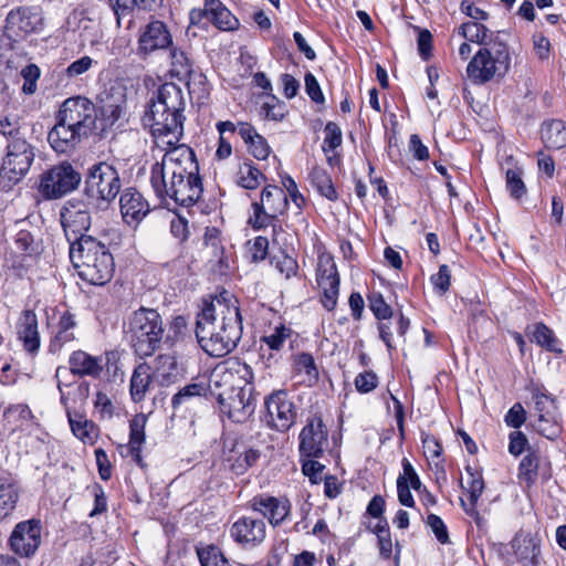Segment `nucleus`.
<instances>
[{
  "label": "nucleus",
  "instance_id": "36",
  "mask_svg": "<svg viewBox=\"0 0 566 566\" xmlns=\"http://www.w3.org/2000/svg\"><path fill=\"white\" fill-rule=\"evenodd\" d=\"M459 33L465 40L484 45V48H489L495 41H499L497 38H494L493 32L476 21L463 23L459 29Z\"/></svg>",
  "mask_w": 566,
  "mask_h": 566
},
{
  "label": "nucleus",
  "instance_id": "22",
  "mask_svg": "<svg viewBox=\"0 0 566 566\" xmlns=\"http://www.w3.org/2000/svg\"><path fill=\"white\" fill-rule=\"evenodd\" d=\"M41 24V17L30 8H18L11 10L6 19V34L8 38L18 40L27 34L35 32Z\"/></svg>",
  "mask_w": 566,
  "mask_h": 566
},
{
  "label": "nucleus",
  "instance_id": "56",
  "mask_svg": "<svg viewBox=\"0 0 566 566\" xmlns=\"http://www.w3.org/2000/svg\"><path fill=\"white\" fill-rule=\"evenodd\" d=\"M41 75V71L35 64H28L21 70V76L24 80L22 85V92L27 95H31L36 91V82Z\"/></svg>",
  "mask_w": 566,
  "mask_h": 566
},
{
  "label": "nucleus",
  "instance_id": "45",
  "mask_svg": "<svg viewBox=\"0 0 566 566\" xmlns=\"http://www.w3.org/2000/svg\"><path fill=\"white\" fill-rule=\"evenodd\" d=\"M538 464V454L535 451H528L520 463L518 479L527 485H532L537 478Z\"/></svg>",
  "mask_w": 566,
  "mask_h": 566
},
{
  "label": "nucleus",
  "instance_id": "12",
  "mask_svg": "<svg viewBox=\"0 0 566 566\" xmlns=\"http://www.w3.org/2000/svg\"><path fill=\"white\" fill-rule=\"evenodd\" d=\"M81 180L80 172L65 161L42 175L39 191L45 199H57L75 190Z\"/></svg>",
  "mask_w": 566,
  "mask_h": 566
},
{
  "label": "nucleus",
  "instance_id": "47",
  "mask_svg": "<svg viewBox=\"0 0 566 566\" xmlns=\"http://www.w3.org/2000/svg\"><path fill=\"white\" fill-rule=\"evenodd\" d=\"M237 453L238 457L234 460L231 458L228 459V461H232L230 468L237 475L244 474L260 458V452L255 449L244 448L242 451H238Z\"/></svg>",
  "mask_w": 566,
  "mask_h": 566
},
{
  "label": "nucleus",
  "instance_id": "20",
  "mask_svg": "<svg viewBox=\"0 0 566 566\" xmlns=\"http://www.w3.org/2000/svg\"><path fill=\"white\" fill-rule=\"evenodd\" d=\"M293 335V331L284 324L275 326L260 338V358L266 367L277 365L282 360V353L286 340Z\"/></svg>",
  "mask_w": 566,
  "mask_h": 566
},
{
  "label": "nucleus",
  "instance_id": "17",
  "mask_svg": "<svg viewBox=\"0 0 566 566\" xmlns=\"http://www.w3.org/2000/svg\"><path fill=\"white\" fill-rule=\"evenodd\" d=\"M41 531L39 520L19 522L9 537L11 551L20 557L33 556L41 544Z\"/></svg>",
  "mask_w": 566,
  "mask_h": 566
},
{
  "label": "nucleus",
  "instance_id": "30",
  "mask_svg": "<svg viewBox=\"0 0 566 566\" xmlns=\"http://www.w3.org/2000/svg\"><path fill=\"white\" fill-rule=\"evenodd\" d=\"M209 22L221 31H234L240 27L239 19L222 3L221 0H206Z\"/></svg>",
  "mask_w": 566,
  "mask_h": 566
},
{
  "label": "nucleus",
  "instance_id": "15",
  "mask_svg": "<svg viewBox=\"0 0 566 566\" xmlns=\"http://www.w3.org/2000/svg\"><path fill=\"white\" fill-rule=\"evenodd\" d=\"M61 223L70 244L80 237L86 235L91 227V212L86 202L71 199L61 209Z\"/></svg>",
  "mask_w": 566,
  "mask_h": 566
},
{
  "label": "nucleus",
  "instance_id": "55",
  "mask_svg": "<svg viewBox=\"0 0 566 566\" xmlns=\"http://www.w3.org/2000/svg\"><path fill=\"white\" fill-rule=\"evenodd\" d=\"M506 188L515 199H520L525 195L526 187L522 180V171L520 169H509L506 171Z\"/></svg>",
  "mask_w": 566,
  "mask_h": 566
},
{
  "label": "nucleus",
  "instance_id": "2",
  "mask_svg": "<svg viewBox=\"0 0 566 566\" xmlns=\"http://www.w3.org/2000/svg\"><path fill=\"white\" fill-rule=\"evenodd\" d=\"M55 125L48 134L50 146L59 154H67L98 129V109L85 96H72L60 106Z\"/></svg>",
  "mask_w": 566,
  "mask_h": 566
},
{
  "label": "nucleus",
  "instance_id": "51",
  "mask_svg": "<svg viewBox=\"0 0 566 566\" xmlns=\"http://www.w3.org/2000/svg\"><path fill=\"white\" fill-rule=\"evenodd\" d=\"M271 264L285 277L290 279L297 272L298 265L294 258L280 251L271 256Z\"/></svg>",
  "mask_w": 566,
  "mask_h": 566
},
{
  "label": "nucleus",
  "instance_id": "5",
  "mask_svg": "<svg viewBox=\"0 0 566 566\" xmlns=\"http://www.w3.org/2000/svg\"><path fill=\"white\" fill-rule=\"evenodd\" d=\"M70 259L78 276L92 285H104L113 276L115 263L112 252L92 235L80 237L71 243Z\"/></svg>",
  "mask_w": 566,
  "mask_h": 566
},
{
  "label": "nucleus",
  "instance_id": "32",
  "mask_svg": "<svg viewBox=\"0 0 566 566\" xmlns=\"http://www.w3.org/2000/svg\"><path fill=\"white\" fill-rule=\"evenodd\" d=\"M527 335L531 342L545 348L548 352L562 354L563 349L559 347V342L554 332L544 323H535L527 327Z\"/></svg>",
  "mask_w": 566,
  "mask_h": 566
},
{
  "label": "nucleus",
  "instance_id": "57",
  "mask_svg": "<svg viewBox=\"0 0 566 566\" xmlns=\"http://www.w3.org/2000/svg\"><path fill=\"white\" fill-rule=\"evenodd\" d=\"M430 282L439 295H444L451 284V271L449 266L447 264L440 265L438 273L431 275Z\"/></svg>",
  "mask_w": 566,
  "mask_h": 566
},
{
  "label": "nucleus",
  "instance_id": "7",
  "mask_svg": "<svg viewBox=\"0 0 566 566\" xmlns=\"http://www.w3.org/2000/svg\"><path fill=\"white\" fill-rule=\"evenodd\" d=\"M511 67L509 46L495 41L489 48H481L467 66V75L473 84L482 85L495 77H503Z\"/></svg>",
  "mask_w": 566,
  "mask_h": 566
},
{
  "label": "nucleus",
  "instance_id": "11",
  "mask_svg": "<svg viewBox=\"0 0 566 566\" xmlns=\"http://www.w3.org/2000/svg\"><path fill=\"white\" fill-rule=\"evenodd\" d=\"M34 158V147L27 138L7 143L0 168L2 177L12 184L19 182L29 172Z\"/></svg>",
  "mask_w": 566,
  "mask_h": 566
},
{
  "label": "nucleus",
  "instance_id": "37",
  "mask_svg": "<svg viewBox=\"0 0 566 566\" xmlns=\"http://www.w3.org/2000/svg\"><path fill=\"white\" fill-rule=\"evenodd\" d=\"M150 381L149 367L145 364L138 365L130 378V396L135 402H140L145 399Z\"/></svg>",
  "mask_w": 566,
  "mask_h": 566
},
{
  "label": "nucleus",
  "instance_id": "60",
  "mask_svg": "<svg viewBox=\"0 0 566 566\" xmlns=\"http://www.w3.org/2000/svg\"><path fill=\"white\" fill-rule=\"evenodd\" d=\"M0 134L7 139V143L25 138L18 120H11L8 117L0 119Z\"/></svg>",
  "mask_w": 566,
  "mask_h": 566
},
{
  "label": "nucleus",
  "instance_id": "59",
  "mask_svg": "<svg viewBox=\"0 0 566 566\" xmlns=\"http://www.w3.org/2000/svg\"><path fill=\"white\" fill-rule=\"evenodd\" d=\"M184 81L188 86L189 94L197 95L198 98L208 95L207 80L201 73L192 71V74Z\"/></svg>",
  "mask_w": 566,
  "mask_h": 566
},
{
  "label": "nucleus",
  "instance_id": "18",
  "mask_svg": "<svg viewBox=\"0 0 566 566\" xmlns=\"http://www.w3.org/2000/svg\"><path fill=\"white\" fill-rule=\"evenodd\" d=\"M172 44V36L165 22L153 20L140 31L137 41V55L146 57L151 53L167 49Z\"/></svg>",
  "mask_w": 566,
  "mask_h": 566
},
{
  "label": "nucleus",
  "instance_id": "42",
  "mask_svg": "<svg viewBox=\"0 0 566 566\" xmlns=\"http://www.w3.org/2000/svg\"><path fill=\"white\" fill-rule=\"evenodd\" d=\"M533 427L539 434L551 440L558 437L562 430L557 411L537 416Z\"/></svg>",
  "mask_w": 566,
  "mask_h": 566
},
{
  "label": "nucleus",
  "instance_id": "25",
  "mask_svg": "<svg viewBox=\"0 0 566 566\" xmlns=\"http://www.w3.org/2000/svg\"><path fill=\"white\" fill-rule=\"evenodd\" d=\"M541 546V538L533 534L516 536L512 542L515 558L522 566H539L542 562Z\"/></svg>",
  "mask_w": 566,
  "mask_h": 566
},
{
  "label": "nucleus",
  "instance_id": "13",
  "mask_svg": "<svg viewBox=\"0 0 566 566\" xmlns=\"http://www.w3.org/2000/svg\"><path fill=\"white\" fill-rule=\"evenodd\" d=\"M328 429L318 415L307 418L298 434L301 458H321L328 448Z\"/></svg>",
  "mask_w": 566,
  "mask_h": 566
},
{
  "label": "nucleus",
  "instance_id": "14",
  "mask_svg": "<svg viewBox=\"0 0 566 566\" xmlns=\"http://www.w3.org/2000/svg\"><path fill=\"white\" fill-rule=\"evenodd\" d=\"M266 423L269 427L285 432L295 422L296 407L284 390L272 392L264 401Z\"/></svg>",
  "mask_w": 566,
  "mask_h": 566
},
{
  "label": "nucleus",
  "instance_id": "23",
  "mask_svg": "<svg viewBox=\"0 0 566 566\" xmlns=\"http://www.w3.org/2000/svg\"><path fill=\"white\" fill-rule=\"evenodd\" d=\"M119 208L123 220L129 226L140 222L150 210L148 201L134 188L122 192Z\"/></svg>",
  "mask_w": 566,
  "mask_h": 566
},
{
  "label": "nucleus",
  "instance_id": "63",
  "mask_svg": "<svg viewBox=\"0 0 566 566\" xmlns=\"http://www.w3.org/2000/svg\"><path fill=\"white\" fill-rule=\"evenodd\" d=\"M295 366L298 371H304L310 378L317 379L318 370L314 357L308 353H301L296 356Z\"/></svg>",
  "mask_w": 566,
  "mask_h": 566
},
{
  "label": "nucleus",
  "instance_id": "27",
  "mask_svg": "<svg viewBox=\"0 0 566 566\" xmlns=\"http://www.w3.org/2000/svg\"><path fill=\"white\" fill-rule=\"evenodd\" d=\"M75 315L70 312H64L56 325V331L49 344V352L51 354H59L65 345L72 343L75 339L76 328Z\"/></svg>",
  "mask_w": 566,
  "mask_h": 566
},
{
  "label": "nucleus",
  "instance_id": "1",
  "mask_svg": "<svg viewBox=\"0 0 566 566\" xmlns=\"http://www.w3.org/2000/svg\"><path fill=\"white\" fill-rule=\"evenodd\" d=\"M242 317L238 300L228 293L205 302L197 315L196 337L201 348L212 357L231 353L242 337Z\"/></svg>",
  "mask_w": 566,
  "mask_h": 566
},
{
  "label": "nucleus",
  "instance_id": "31",
  "mask_svg": "<svg viewBox=\"0 0 566 566\" xmlns=\"http://www.w3.org/2000/svg\"><path fill=\"white\" fill-rule=\"evenodd\" d=\"M541 139L547 149L566 147V123L562 119H548L541 126Z\"/></svg>",
  "mask_w": 566,
  "mask_h": 566
},
{
  "label": "nucleus",
  "instance_id": "52",
  "mask_svg": "<svg viewBox=\"0 0 566 566\" xmlns=\"http://www.w3.org/2000/svg\"><path fill=\"white\" fill-rule=\"evenodd\" d=\"M465 471L468 474L467 491L469 493L470 504L476 506L478 500L484 490V481L482 474L474 471L471 467H467Z\"/></svg>",
  "mask_w": 566,
  "mask_h": 566
},
{
  "label": "nucleus",
  "instance_id": "41",
  "mask_svg": "<svg viewBox=\"0 0 566 566\" xmlns=\"http://www.w3.org/2000/svg\"><path fill=\"white\" fill-rule=\"evenodd\" d=\"M171 74L180 81L188 78L192 74V62L185 51L174 48L170 51Z\"/></svg>",
  "mask_w": 566,
  "mask_h": 566
},
{
  "label": "nucleus",
  "instance_id": "40",
  "mask_svg": "<svg viewBox=\"0 0 566 566\" xmlns=\"http://www.w3.org/2000/svg\"><path fill=\"white\" fill-rule=\"evenodd\" d=\"M18 496L14 485L9 480L0 478V521L14 510Z\"/></svg>",
  "mask_w": 566,
  "mask_h": 566
},
{
  "label": "nucleus",
  "instance_id": "39",
  "mask_svg": "<svg viewBox=\"0 0 566 566\" xmlns=\"http://www.w3.org/2000/svg\"><path fill=\"white\" fill-rule=\"evenodd\" d=\"M266 177L262 174L252 161H245L240 165L238 170L237 184L249 190L256 189Z\"/></svg>",
  "mask_w": 566,
  "mask_h": 566
},
{
  "label": "nucleus",
  "instance_id": "29",
  "mask_svg": "<svg viewBox=\"0 0 566 566\" xmlns=\"http://www.w3.org/2000/svg\"><path fill=\"white\" fill-rule=\"evenodd\" d=\"M146 422L147 417L144 413L135 415L129 421V441L127 444V451L139 467H144L140 452L142 447L145 443Z\"/></svg>",
  "mask_w": 566,
  "mask_h": 566
},
{
  "label": "nucleus",
  "instance_id": "21",
  "mask_svg": "<svg viewBox=\"0 0 566 566\" xmlns=\"http://www.w3.org/2000/svg\"><path fill=\"white\" fill-rule=\"evenodd\" d=\"M17 339L30 356L38 355L41 347L38 316L32 310H23L15 322Z\"/></svg>",
  "mask_w": 566,
  "mask_h": 566
},
{
  "label": "nucleus",
  "instance_id": "6",
  "mask_svg": "<svg viewBox=\"0 0 566 566\" xmlns=\"http://www.w3.org/2000/svg\"><path fill=\"white\" fill-rule=\"evenodd\" d=\"M124 333L137 356L150 357L163 343L164 319L157 310L142 306L128 316Z\"/></svg>",
  "mask_w": 566,
  "mask_h": 566
},
{
  "label": "nucleus",
  "instance_id": "43",
  "mask_svg": "<svg viewBox=\"0 0 566 566\" xmlns=\"http://www.w3.org/2000/svg\"><path fill=\"white\" fill-rule=\"evenodd\" d=\"M251 208L253 213L249 217L248 223L252 227V229L261 230L272 226L273 231L275 232V221L277 220V217L271 213V211L265 207L258 203V201L252 202Z\"/></svg>",
  "mask_w": 566,
  "mask_h": 566
},
{
  "label": "nucleus",
  "instance_id": "8",
  "mask_svg": "<svg viewBox=\"0 0 566 566\" xmlns=\"http://www.w3.org/2000/svg\"><path fill=\"white\" fill-rule=\"evenodd\" d=\"M120 188V177L113 165L99 161L87 169L84 192L97 208L107 209L119 193Z\"/></svg>",
  "mask_w": 566,
  "mask_h": 566
},
{
  "label": "nucleus",
  "instance_id": "28",
  "mask_svg": "<svg viewBox=\"0 0 566 566\" xmlns=\"http://www.w3.org/2000/svg\"><path fill=\"white\" fill-rule=\"evenodd\" d=\"M239 135L248 147L249 153L258 160L269 157L271 148L266 139L249 123H239Z\"/></svg>",
  "mask_w": 566,
  "mask_h": 566
},
{
  "label": "nucleus",
  "instance_id": "50",
  "mask_svg": "<svg viewBox=\"0 0 566 566\" xmlns=\"http://www.w3.org/2000/svg\"><path fill=\"white\" fill-rule=\"evenodd\" d=\"M197 554L201 566H230L219 547L214 545L198 548Z\"/></svg>",
  "mask_w": 566,
  "mask_h": 566
},
{
  "label": "nucleus",
  "instance_id": "61",
  "mask_svg": "<svg viewBox=\"0 0 566 566\" xmlns=\"http://www.w3.org/2000/svg\"><path fill=\"white\" fill-rule=\"evenodd\" d=\"M504 421L507 427L518 429L526 421V411L522 403L515 402L506 412Z\"/></svg>",
  "mask_w": 566,
  "mask_h": 566
},
{
  "label": "nucleus",
  "instance_id": "58",
  "mask_svg": "<svg viewBox=\"0 0 566 566\" xmlns=\"http://www.w3.org/2000/svg\"><path fill=\"white\" fill-rule=\"evenodd\" d=\"M187 335V319L185 316L178 315L170 323L166 342L171 346L182 340Z\"/></svg>",
  "mask_w": 566,
  "mask_h": 566
},
{
  "label": "nucleus",
  "instance_id": "64",
  "mask_svg": "<svg viewBox=\"0 0 566 566\" xmlns=\"http://www.w3.org/2000/svg\"><path fill=\"white\" fill-rule=\"evenodd\" d=\"M378 377L373 371H364L356 376L355 387L357 391L367 394L377 387Z\"/></svg>",
  "mask_w": 566,
  "mask_h": 566
},
{
  "label": "nucleus",
  "instance_id": "19",
  "mask_svg": "<svg viewBox=\"0 0 566 566\" xmlns=\"http://www.w3.org/2000/svg\"><path fill=\"white\" fill-rule=\"evenodd\" d=\"M266 535V526L263 520L251 516H242L230 527L231 538L245 549L261 545Z\"/></svg>",
  "mask_w": 566,
  "mask_h": 566
},
{
  "label": "nucleus",
  "instance_id": "46",
  "mask_svg": "<svg viewBox=\"0 0 566 566\" xmlns=\"http://www.w3.org/2000/svg\"><path fill=\"white\" fill-rule=\"evenodd\" d=\"M208 389L210 390L209 385L207 386L205 382H192L186 385L176 395H174L171 405L176 409L192 398L206 396Z\"/></svg>",
  "mask_w": 566,
  "mask_h": 566
},
{
  "label": "nucleus",
  "instance_id": "49",
  "mask_svg": "<svg viewBox=\"0 0 566 566\" xmlns=\"http://www.w3.org/2000/svg\"><path fill=\"white\" fill-rule=\"evenodd\" d=\"M268 95L269 101L262 104L261 114L265 119L281 122L287 113L286 104L272 94Z\"/></svg>",
  "mask_w": 566,
  "mask_h": 566
},
{
  "label": "nucleus",
  "instance_id": "48",
  "mask_svg": "<svg viewBox=\"0 0 566 566\" xmlns=\"http://www.w3.org/2000/svg\"><path fill=\"white\" fill-rule=\"evenodd\" d=\"M155 370L166 382H171L178 374L176 357L163 354L155 359Z\"/></svg>",
  "mask_w": 566,
  "mask_h": 566
},
{
  "label": "nucleus",
  "instance_id": "16",
  "mask_svg": "<svg viewBox=\"0 0 566 566\" xmlns=\"http://www.w3.org/2000/svg\"><path fill=\"white\" fill-rule=\"evenodd\" d=\"M316 281L323 291L322 305L327 311H333L337 304L340 279L331 254L323 253L318 256Z\"/></svg>",
  "mask_w": 566,
  "mask_h": 566
},
{
  "label": "nucleus",
  "instance_id": "26",
  "mask_svg": "<svg viewBox=\"0 0 566 566\" xmlns=\"http://www.w3.org/2000/svg\"><path fill=\"white\" fill-rule=\"evenodd\" d=\"M69 368L74 376L98 378L103 373L104 365L102 357L92 356L78 349L70 355Z\"/></svg>",
  "mask_w": 566,
  "mask_h": 566
},
{
  "label": "nucleus",
  "instance_id": "9",
  "mask_svg": "<svg viewBox=\"0 0 566 566\" xmlns=\"http://www.w3.org/2000/svg\"><path fill=\"white\" fill-rule=\"evenodd\" d=\"M177 177L172 180V190L169 201L189 207L202 196L203 185L199 175V165L195 151L186 145L182 158L179 159Z\"/></svg>",
  "mask_w": 566,
  "mask_h": 566
},
{
  "label": "nucleus",
  "instance_id": "33",
  "mask_svg": "<svg viewBox=\"0 0 566 566\" xmlns=\"http://www.w3.org/2000/svg\"><path fill=\"white\" fill-rule=\"evenodd\" d=\"M69 423L73 434L84 443L93 444L97 437V427L85 416L66 411Z\"/></svg>",
  "mask_w": 566,
  "mask_h": 566
},
{
  "label": "nucleus",
  "instance_id": "38",
  "mask_svg": "<svg viewBox=\"0 0 566 566\" xmlns=\"http://www.w3.org/2000/svg\"><path fill=\"white\" fill-rule=\"evenodd\" d=\"M108 2L116 15L117 27H120L122 17L129 14L135 8L150 11L158 0H108Z\"/></svg>",
  "mask_w": 566,
  "mask_h": 566
},
{
  "label": "nucleus",
  "instance_id": "53",
  "mask_svg": "<svg viewBox=\"0 0 566 566\" xmlns=\"http://www.w3.org/2000/svg\"><path fill=\"white\" fill-rule=\"evenodd\" d=\"M324 133L325 137L322 146L324 153L333 151L342 145V130L336 123L328 122L325 125Z\"/></svg>",
  "mask_w": 566,
  "mask_h": 566
},
{
  "label": "nucleus",
  "instance_id": "34",
  "mask_svg": "<svg viewBox=\"0 0 566 566\" xmlns=\"http://www.w3.org/2000/svg\"><path fill=\"white\" fill-rule=\"evenodd\" d=\"M258 203L265 207L274 216L283 214L289 206L287 193L280 187L266 186L261 192Z\"/></svg>",
  "mask_w": 566,
  "mask_h": 566
},
{
  "label": "nucleus",
  "instance_id": "54",
  "mask_svg": "<svg viewBox=\"0 0 566 566\" xmlns=\"http://www.w3.org/2000/svg\"><path fill=\"white\" fill-rule=\"evenodd\" d=\"M533 400L535 402V411L537 416L557 411L555 399L541 389L533 390Z\"/></svg>",
  "mask_w": 566,
  "mask_h": 566
},
{
  "label": "nucleus",
  "instance_id": "4",
  "mask_svg": "<svg viewBox=\"0 0 566 566\" xmlns=\"http://www.w3.org/2000/svg\"><path fill=\"white\" fill-rule=\"evenodd\" d=\"M243 380L244 385L252 384L254 374L252 368L241 361H233L226 366H218L210 376L209 388L216 396L220 409L234 422L245 421L254 408L247 397V391L238 385L235 378Z\"/></svg>",
  "mask_w": 566,
  "mask_h": 566
},
{
  "label": "nucleus",
  "instance_id": "35",
  "mask_svg": "<svg viewBox=\"0 0 566 566\" xmlns=\"http://www.w3.org/2000/svg\"><path fill=\"white\" fill-rule=\"evenodd\" d=\"M98 109V129L97 132H104L107 128L112 127L124 114L125 112V103L123 98L112 99V101H103Z\"/></svg>",
  "mask_w": 566,
  "mask_h": 566
},
{
  "label": "nucleus",
  "instance_id": "10",
  "mask_svg": "<svg viewBox=\"0 0 566 566\" xmlns=\"http://www.w3.org/2000/svg\"><path fill=\"white\" fill-rule=\"evenodd\" d=\"M186 145H171L161 148L165 154L160 161L151 166L150 184L156 196L165 203H169L172 180L177 177L179 169V159L182 158Z\"/></svg>",
  "mask_w": 566,
  "mask_h": 566
},
{
  "label": "nucleus",
  "instance_id": "3",
  "mask_svg": "<svg viewBox=\"0 0 566 566\" xmlns=\"http://www.w3.org/2000/svg\"><path fill=\"white\" fill-rule=\"evenodd\" d=\"M185 106L182 90L175 83L163 84L151 98L143 123L150 127L158 148L181 145L179 142L184 135Z\"/></svg>",
  "mask_w": 566,
  "mask_h": 566
},
{
  "label": "nucleus",
  "instance_id": "62",
  "mask_svg": "<svg viewBox=\"0 0 566 566\" xmlns=\"http://www.w3.org/2000/svg\"><path fill=\"white\" fill-rule=\"evenodd\" d=\"M369 307L378 319L384 321L392 316V310L381 294H374L369 297Z\"/></svg>",
  "mask_w": 566,
  "mask_h": 566
},
{
  "label": "nucleus",
  "instance_id": "24",
  "mask_svg": "<svg viewBox=\"0 0 566 566\" xmlns=\"http://www.w3.org/2000/svg\"><path fill=\"white\" fill-rule=\"evenodd\" d=\"M250 503L251 507L266 517L273 526L280 525L291 509L289 500L268 495L254 496Z\"/></svg>",
  "mask_w": 566,
  "mask_h": 566
},
{
  "label": "nucleus",
  "instance_id": "44",
  "mask_svg": "<svg viewBox=\"0 0 566 566\" xmlns=\"http://www.w3.org/2000/svg\"><path fill=\"white\" fill-rule=\"evenodd\" d=\"M311 181L317 191L331 201L337 200V192L329 175L322 168H314L311 172Z\"/></svg>",
  "mask_w": 566,
  "mask_h": 566
}]
</instances>
